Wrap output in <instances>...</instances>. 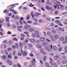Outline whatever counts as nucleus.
<instances>
[{"label": "nucleus", "instance_id": "603ef678", "mask_svg": "<svg viewBox=\"0 0 67 67\" xmlns=\"http://www.w3.org/2000/svg\"><path fill=\"white\" fill-rule=\"evenodd\" d=\"M34 21H35V22H37V20L35 18H34Z\"/></svg>", "mask_w": 67, "mask_h": 67}, {"label": "nucleus", "instance_id": "a19ab883", "mask_svg": "<svg viewBox=\"0 0 67 67\" xmlns=\"http://www.w3.org/2000/svg\"><path fill=\"white\" fill-rule=\"evenodd\" d=\"M55 3V4H56V5L57 6L58 8V9L59 10V5H58L56 3Z\"/></svg>", "mask_w": 67, "mask_h": 67}, {"label": "nucleus", "instance_id": "680f3d73", "mask_svg": "<svg viewBox=\"0 0 67 67\" xmlns=\"http://www.w3.org/2000/svg\"><path fill=\"white\" fill-rule=\"evenodd\" d=\"M20 40L22 41H23L24 40V38L23 37H21L20 38Z\"/></svg>", "mask_w": 67, "mask_h": 67}, {"label": "nucleus", "instance_id": "0eeeda50", "mask_svg": "<svg viewBox=\"0 0 67 67\" xmlns=\"http://www.w3.org/2000/svg\"><path fill=\"white\" fill-rule=\"evenodd\" d=\"M46 8L48 10H51V9H52V7H49V6L48 5L46 6Z\"/></svg>", "mask_w": 67, "mask_h": 67}, {"label": "nucleus", "instance_id": "7ed1b4c3", "mask_svg": "<svg viewBox=\"0 0 67 67\" xmlns=\"http://www.w3.org/2000/svg\"><path fill=\"white\" fill-rule=\"evenodd\" d=\"M60 57V55H57L56 56H55L54 57V59L55 60H57L58 58Z\"/></svg>", "mask_w": 67, "mask_h": 67}, {"label": "nucleus", "instance_id": "2eb2a0df", "mask_svg": "<svg viewBox=\"0 0 67 67\" xmlns=\"http://www.w3.org/2000/svg\"><path fill=\"white\" fill-rule=\"evenodd\" d=\"M45 65L46 67H49V65L48 63H45Z\"/></svg>", "mask_w": 67, "mask_h": 67}, {"label": "nucleus", "instance_id": "c03bdc74", "mask_svg": "<svg viewBox=\"0 0 67 67\" xmlns=\"http://www.w3.org/2000/svg\"><path fill=\"white\" fill-rule=\"evenodd\" d=\"M24 33L26 34H29V32H27L26 31H25L24 32Z\"/></svg>", "mask_w": 67, "mask_h": 67}, {"label": "nucleus", "instance_id": "ddd939ff", "mask_svg": "<svg viewBox=\"0 0 67 67\" xmlns=\"http://www.w3.org/2000/svg\"><path fill=\"white\" fill-rule=\"evenodd\" d=\"M46 58H47L46 56H44V58L42 59V60L43 61H45L46 60Z\"/></svg>", "mask_w": 67, "mask_h": 67}, {"label": "nucleus", "instance_id": "f03ea898", "mask_svg": "<svg viewBox=\"0 0 67 67\" xmlns=\"http://www.w3.org/2000/svg\"><path fill=\"white\" fill-rule=\"evenodd\" d=\"M57 3H58V4L60 6V7H62L60 8V9L61 10H64V6L63 5H60V2L59 1H57Z\"/></svg>", "mask_w": 67, "mask_h": 67}, {"label": "nucleus", "instance_id": "1a4fd4ad", "mask_svg": "<svg viewBox=\"0 0 67 67\" xmlns=\"http://www.w3.org/2000/svg\"><path fill=\"white\" fill-rule=\"evenodd\" d=\"M7 62L9 64V66H11L12 65V62H11L10 60H8L7 61Z\"/></svg>", "mask_w": 67, "mask_h": 67}, {"label": "nucleus", "instance_id": "20e7f679", "mask_svg": "<svg viewBox=\"0 0 67 67\" xmlns=\"http://www.w3.org/2000/svg\"><path fill=\"white\" fill-rule=\"evenodd\" d=\"M21 53L22 54H23V56H26L27 55V53L26 52H23V51H22V49H21Z\"/></svg>", "mask_w": 67, "mask_h": 67}, {"label": "nucleus", "instance_id": "393cba45", "mask_svg": "<svg viewBox=\"0 0 67 67\" xmlns=\"http://www.w3.org/2000/svg\"><path fill=\"white\" fill-rule=\"evenodd\" d=\"M54 37L56 39H58V36L56 35L54 36Z\"/></svg>", "mask_w": 67, "mask_h": 67}, {"label": "nucleus", "instance_id": "f3484780", "mask_svg": "<svg viewBox=\"0 0 67 67\" xmlns=\"http://www.w3.org/2000/svg\"><path fill=\"white\" fill-rule=\"evenodd\" d=\"M59 40L61 41H64V38L63 37H62L59 39Z\"/></svg>", "mask_w": 67, "mask_h": 67}, {"label": "nucleus", "instance_id": "0e129e2a", "mask_svg": "<svg viewBox=\"0 0 67 67\" xmlns=\"http://www.w3.org/2000/svg\"><path fill=\"white\" fill-rule=\"evenodd\" d=\"M8 15H9V16H11V15H12V13H9L8 14Z\"/></svg>", "mask_w": 67, "mask_h": 67}, {"label": "nucleus", "instance_id": "864d4df0", "mask_svg": "<svg viewBox=\"0 0 67 67\" xmlns=\"http://www.w3.org/2000/svg\"><path fill=\"white\" fill-rule=\"evenodd\" d=\"M27 23H31L32 21H27Z\"/></svg>", "mask_w": 67, "mask_h": 67}, {"label": "nucleus", "instance_id": "bf43d9fd", "mask_svg": "<svg viewBox=\"0 0 67 67\" xmlns=\"http://www.w3.org/2000/svg\"><path fill=\"white\" fill-rule=\"evenodd\" d=\"M46 52H42V54H43V55H45V54H46Z\"/></svg>", "mask_w": 67, "mask_h": 67}, {"label": "nucleus", "instance_id": "37998d69", "mask_svg": "<svg viewBox=\"0 0 67 67\" xmlns=\"http://www.w3.org/2000/svg\"><path fill=\"white\" fill-rule=\"evenodd\" d=\"M47 21H51V19H50V18H47Z\"/></svg>", "mask_w": 67, "mask_h": 67}, {"label": "nucleus", "instance_id": "c756f323", "mask_svg": "<svg viewBox=\"0 0 67 67\" xmlns=\"http://www.w3.org/2000/svg\"><path fill=\"white\" fill-rule=\"evenodd\" d=\"M8 56L9 58H12V56L11 55H8Z\"/></svg>", "mask_w": 67, "mask_h": 67}, {"label": "nucleus", "instance_id": "f8f14e48", "mask_svg": "<svg viewBox=\"0 0 67 67\" xmlns=\"http://www.w3.org/2000/svg\"><path fill=\"white\" fill-rule=\"evenodd\" d=\"M45 38L43 37H41L40 38V40L41 41H45Z\"/></svg>", "mask_w": 67, "mask_h": 67}, {"label": "nucleus", "instance_id": "e433bc0d", "mask_svg": "<svg viewBox=\"0 0 67 67\" xmlns=\"http://www.w3.org/2000/svg\"><path fill=\"white\" fill-rule=\"evenodd\" d=\"M18 55L19 56H22V54L21 53H19L18 54Z\"/></svg>", "mask_w": 67, "mask_h": 67}, {"label": "nucleus", "instance_id": "f257e3e1", "mask_svg": "<svg viewBox=\"0 0 67 67\" xmlns=\"http://www.w3.org/2000/svg\"><path fill=\"white\" fill-rule=\"evenodd\" d=\"M49 46H46L45 47V48L49 52H52V47H53V45L51 44L50 46L51 49H49Z\"/></svg>", "mask_w": 67, "mask_h": 67}, {"label": "nucleus", "instance_id": "a211bd4d", "mask_svg": "<svg viewBox=\"0 0 67 67\" xmlns=\"http://www.w3.org/2000/svg\"><path fill=\"white\" fill-rule=\"evenodd\" d=\"M48 43L47 42H44L43 43V45L44 46H46L47 45Z\"/></svg>", "mask_w": 67, "mask_h": 67}, {"label": "nucleus", "instance_id": "39448f33", "mask_svg": "<svg viewBox=\"0 0 67 67\" xmlns=\"http://www.w3.org/2000/svg\"><path fill=\"white\" fill-rule=\"evenodd\" d=\"M67 63V60H63L62 62V64H66Z\"/></svg>", "mask_w": 67, "mask_h": 67}, {"label": "nucleus", "instance_id": "79ce46f5", "mask_svg": "<svg viewBox=\"0 0 67 67\" xmlns=\"http://www.w3.org/2000/svg\"><path fill=\"white\" fill-rule=\"evenodd\" d=\"M52 32L54 33H56V31L54 29H53L52 30Z\"/></svg>", "mask_w": 67, "mask_h": 67}, {"label": "nucleus", "instance_id": "ea45409f", "mask_svg": "<svg viewBox=\"0 0 67 67\" xmlns=\"http://www.w3.org/2000/svg\"><path fill=\"white\" fill-rule=\"evenodd\" d=\"M29 45L30 47H32L33 46V45L32 44H29Z\"/></svg>", "mask_w": 67, "mask_h": 67}, {"label": "nucleus", "instance_id": "774afa93", "mask_svg": "<svg viewBox=\"0 0 67 67\" xmlns=\"http://www.w3.org/2000/svg\"><path fill=\"white\" fill-rule=\"evenodd\" d=\"M13 66L14 67H17V65L16 64H14Z\"/></svg>", "mask_w": 67, "mask_h": 67}, {"label": "nucleus", "instance_id": "4c0bfd02", "mask_svg": "<svg viewBox=\"0 0 67 67\" xmlns=\"http://www.w3.org/2000/svg\"><path fill=\"white\" fill-rule=\"evenodd\" d=\"M14 19L15 20H18V16H16L15 17Z\"/></svg>", "mask_w": 67, "mask_h": 67}, {"label": "nucleus", "instance_id": "4be33fe9", "mask_svg": "<svg viewBox=\"0 0 67 67\" xmlns=\"http://www.w3.org/2000/svg\"><path fill=\"white\" fill-rule=\"evenodd\" d=\"M15 46L16 48H18V47H19V46H18V43H16L15 44Z\"/></svg>", "mask_w": 67, "mask_h": 67}, {"label": "nucleus", "instance_id": "c85d7f7f", "mask_svg": "<svg viewBox=\"0 0 67 67\" xmlns=\"http://www.w3.org/2000/svg\"><path fill=\"white\" fill-rule=\"evenodd\" d=\"M31 15L32 18H34V14H33V13H31Z\"/></svg>", "mask_w": 67, "mask_h": 67}, {"label": "nucleus", "instance_id": "f704fd0d", "mask_svg": "<svg viewBox=\"0 0 67 67\" xmlns=\"http://www.w3.org/2000/svg\"><path fill=\"white\" fill-rule=\"evenodd\" d=\"M50 63L51 65H52V66H53V62H52V61H50Z\"/></svg>", "mask_w": 67, "mask_h": 67}, {"label": "nucleus", "instance_id": "6e6552de", "mask_svg": "<svg viewBox=\"0 0 67 67\" xmlns=\"http://www.w3.org/2000/svg\"><path fill=\"white\" fill-rule=\"evenodd\" d=\"M52 48L53 50H54V51H56L57 49V47L55 46H53L52 47Z\"/></svg>", "mask_w": 67, "mask_h": 67}, {"label": "nucleus", "instance_id": "aec40b11", "mask_svg": "<svg viewBox=\"0 0 67 67\" xmlns=\"http://www.w3.org/2000/svg\"><path fill=\"white\" fill-rule=\"evenodd\" d=\"M53 65L54 67H58L57 64L56 63H54L53 64Z\"/></svg>", "mask_w": 67, "mask_h": 67}, {"label": "nucleus", "instance_id": "412c9836", "mask_svg": "<svg viewBox=\"0 0 67 67\" xmlns=\"http://www.w3.org/2000/svg\"><path fill=\"white\" fill-rule=\"evenodd\" d=\"M35 33L36 35H38L39 34V32L38 31H36L35 32Z\"/></svg>", "mask_w": 67, "mask_h": 67}, {"label": "nucleus", "instance_id": "9d476101", "mask_svg": "<svg viewBox=\"0 0 67 67\" xmlns=\"http://www.w3.org/2000/svg\"><path fill=\"white\" fill-rule=\"evenodd\" d=\"M31 27V26L30 25H27V26H25V29H26V30H27V29H28V27Z\"/></svg>", "mask_w": 67, "mask_h": 67}, {"label": "nucleus", "instance_id": "13d9d810", "mask_svg": "<svg viewBox=\"0 0 67 67\" xmlns=\"http://www.w3.org/2000/svg\"><path fill=\"white\" fill-rule=\"evenodd\" d=\"M31 65H32V66H35V64L34 63H33L31 64Z\"/></svg>", "mask_w": 67, "mask_h": 67}, {"label": "nucleus", "instance_id": "052dcab7", "mask_svg": "<svg viewBox=\"0 0 67 67\" xmlns=\"http://www.w3.org/2000/svg\"><path fill=\"white\" fill-rule=\"evenodd\" d=\"M61 30L62 31H63V32H64V29L62 28Z\"/></svg>", "mask_w": 67, "mask_h": 67}, {"label": "nucleus", "instance_id": "338daca9", "mask_svg": "<svg viewBox=\"0 0 67 67\" xmlns=\"http://www.w3.org/2000/svg\"><path fill=\"white\" fill-rule=\"evenodd\" d=\"M15 46H12V48H13L14 49V48H15Z\"/></svg>", "mask_w": 67, "mask_h": 67}, {"label": "nucleus", "instance_id": "8fccbe9b", "mask_svg": "<svg viewBox=\"0 0 67 67\" xmlns=\"http://www.w3.org/2000/svg\"><path fill=\"white\" fill-rule=\"evenodd\" d=\"M17 66L19 67H21V65L19 64H17Z\"/></svg>", "mask_w": 67, "mask_h": 67}, {"label": "nucleus", "instance_id": "c9c22d12", "mask_svg": "<svg viewBox=\"0 0 67 67\" xmlns=\"http://www.w3.org/2000/svg\"><path fill=\"white\" fill-rule=\"evenodd\" d=\"M4 52L5 54H6V55H8V51H7L6 50H5L4 51Z\"/></svg>", "mask_w": 67, "mask_h": 67}, {"label": "nucleus", "instance_id": "5fc2aeb1", "mask_svg": "<svg viewBox=\"0 0 67 67\" xmlns=\"http://www.w3.org/2000/svg\"><path fill=\"white\" fill-rule=\"evenodd\" d=\"M41 9L43 11H45V9H44V8H43L42 7H41Z\"/></svg>", "mask_w": 67, "mask_h": 67}, {"label": "nucleus", "instance_id": "5701e85b", "mask_svg": "<svg viewBox=\"0 0 67 67\" xmlns=\"http://www.w3.org/2000/svg\"><path fill=\"white\" fill-rule=\"evenodd\" d=\"M30 41L31 42H35V40L34 39H31L30 40Z\"/></svg>", "mask_w": 67, "mask_h": 67}, {"label": "nucleus", "instance_id": "6ab92c4d", "mask_svg": "<svg viewBox=\"0 0 67 67\" xmlns=\"http://www.w3.org/2000/svg\"><path fill=\"white\" fill-rule=\"evenodd\" d=\"M3 13H9V11L7 9H5L3 11Z\"/></svg>", "mask_w": 67, "mask_h": 67}, {"label": "nucleus", "instance_id": "69168bd1", "mask_svg": "<svg viewBox=\"0 0 67 67\" xmlns=\"http://www.w3.org/2000/svg\"><path fill=\"white\" fill-rule=\"evenodd\" d=\"M21 36L22 37H25V35H24V34H22L21 35Z\"/></svg>", "mask_w": 67, "mask_h": 67}, {"label": "nucleus", "instance_id": "bb28decb", "mask_svg": "<svg viewBox=\"0 0 67 67\" xmlns=\"http://www.w3.org/2000/svg\"><path fill=\"white\" fill-rule=\"evenodd\" d=\"M12 40L13 41H18V39H17L16 38H14Z\"/></svg>", "mask_w": 67, "mask_h": 67}, {"label": "nucleus", "instance_id": "58836bf2", "mask_svg": "<svg viewBox=\"0 0 67 67\" xmlns=\"http://www.w3.org/2000/svg\"><path fill=\"white\" fill-rule=\"evenodd\" d=\"M12 26L13 28H15V27H16V26L14 25H12Z\"/></svg>", "mask_w": 67, "mask_h": 67}, {"label": "nucleus", "instance_id": "2f4dec72", "mask_svg": "<svg viewBox=\"0 0 67 67\" xmlns=\"http://www.w3.org/2000/svg\"><path fill=\"white\" fill-rule=\"evenodd\" d=\"M33 60L31 61V63H35V59L33 58Z\"/></svg>", "mask_w": 67, "mask_h": 67}, {"label": "nucleus", "instance_id": "423d86ee", "mask_svg": "<svg viewBox=\"0 0 67 67\" xmlns=\"http://www.w3.org/2000/svg\"><path fill=\"white\" fill-rule=\"evenodd\" d=\"M9 19H10V17H7L6 18L5 22H10V20H9Z\"/></svg>", "mask_w": 67, "mask_h": 67}, {"label": "nucleus", "instance_id": "9b49d317", "mask_svg": "<svg viewBox=\"0 0 67 67\" xmlns=\"http://www.w3.org/2000/svg\"><path fill=\"white\" fill-rule=\"evenodd\" d=\"M41 15V13H37L36 14H34V16H38V15Z\"/></svg>", "mask_w": 67, "mask_h": 67}, {"label": "nucleus", "instance_id": "b1692460", "mask_svg": "<svg viewBox=\"0 0 67 67\" xmlns=\"http://www.w3.org/2000/svg\"><path fill=\"white\" fill-rule=\"evenodd\" d=\"M62 49H63V48H62V47H60L59 48V51L60 52Z\"/></svg>", "mask_w": 67, "mask_h": 67}, {"label": "nucleus", "instance_id": "7c9ffc66", "mask_svg": "<svg viewBox=\"0 0 67 67\" xmlns=\"http://www.w3.org/2000/svg\"><path fill=\"white\" fill-rule=\"evenodd\" d=\"M12 48H8L7 49V50H8V51H11V50H12Z\"/></svg>", "mask_w": 67, "mask_h": 67}, {"label": "nucleus", "instance_id": "e2e57ef3", "mask_svg": "<svg viewBox=\"0 0 67 67\" xmlns=\"http://www.w3.org/2000/svg\"><path fill=\"white\" fill-rule=\"evenodd\" d=\"M30 19V16H27L26 20H29Z\"/></svg>", "mask_w": 67, "mask_h": 67}, {"label": "nucleus", "instance_id": "473e14b6", "mask_svg": "<svg viewBox=\"0 0 67 67\" xmlns=\"http://www.w3.org/2000/svg\"><path fill=\"white\" fill-rule=\"evenodd\" d=\"M32 35L33 37H36V35L34 34H32Z\"/></svg>", "mask_w": 67, "mask_h": 67}, {"label": "nucleus", "instance_id": "dca6fc26", "mask_svg": "<svg viewBox=\"0 0 67 67\" xmlns=\"http://www.w3.org/2000/svg\"><path fill=\"white\" fill-rule=\"evenodd\" d=\"M37 47L38 48H42V46L40 44H38L37 45Z\"/></svg>", "mask_w": 67, "mask_h": 67}, {"label": "nucleus", "instance_id": "6e6d98bb", "mask_svg": "<svg viewBox=\"0 0 67 67\" xmlns=\"http://www.w3.org/2000/svg\"><path fill=\"white\" fill-rule=\"evenodd\" d=\"M39 22H40V23H42L43 21L42 20V19H40L39 20Z\"/></svg>", "mask_w": 67, "mask_h": 67}, {"label": "nucleus", "instance_id": "a878e982", "mask_svg": "<svg viewBox=\"0 0 67 67\" xmlns=\"http://www.w3.org/2000/svg\"><path fill=\"white\" fill-rule=\"evenodd\" d=\"M20 46L21 48H22L23 47V44L22 43H20Z\"/></svg>", "mask_w": 67, "mask_h": 67}, {"label": "nucleus", "instance_id": "cd10ccee", "mask_svg": "<svg viewBox=\"0 0 67 67\" xmlns=\"http://www.w3.org/2000/svg\"><path fill=\"white\" fill-rule=\"evenodd\" d=\"M7 58V57L5 56V55H3L2 56V59H5Z\"/></svg>", "mask_w": 67, "mask_h": 67}, {"label": "nucleus", "instance_id": "3c124183", "mask_svg": "<svg viewBox=\"0 0 67 67\" xmlns=\"http://www.w3.org/2000/svg\"><path fill=\"white\" fill-rule=\"evenodd\" d=\"M63 44H66L67 43V41L65 40V42H63Z\"/></svg>", "mask_w": 67, "mask_h": 67}, {"label": "nucleus", "instance_id": "09e8293b", "mask_svg": "<svg viewBox=\"0 0 67 67\" xmlns=\"http://www.w3.org/2000/svg\"><path fill=\"white\" fill-rule=\"evenodd\" d=\"M30 56H31V57H33V55H33V54L32 53H30Z\"/></svg>", "mask_w": 67, "mask_h": 67}, {"label": "nucleus", "instance_id": "72a5a7b5", "mask_svg": "<svg viewBox=\"0 0 67 67\" xmlns=\"http://www.w3.org/2000/svg\"><path fill=\"white\" fill-rule=\"evenodd\" d=\"M51 35V32H47V35L48 36H49V35Z\"/></svg>", "mask_w": 67, "mask_h": 67}, {"label": "nucleus", "instance_id": "4468645a", "mask_svg": "<svg viewBox=\"0 0 67 67\" xmlns=\"http://www.w3.org/2000/svg\"><path fill=\"white\" fill-rule=\"evenodd\" d=\"M29 31H30V32H32L33 31H34V29L32 28H30L29 29Z\"/></svg>", "mask_w": 67, "mask_h": 67}, {"label": "nucleus", "instance_id": "4d7b16f0", "mask_svg": "<svg viewBox=\"0 0 67 67\" xmlns=\"http://www.w3.org/2000/svg\"><path fill=\"white\" fill-rule=\"evenodd\" d=\"M9 43L10 44H11L12 43V41H9Z\"/></svg>", "mask_w": 67, "mask_h": 67}, {"label": "nucleus", "instance_id": "a18cd8bd", "mask_svg": "<svg viewBox=\"0 0 67 67\" xmlns=\"http://www.w3.org/2000/svg\"><path fill=\"white\" fill-rule=\"evenodd\" d=\"M19 22L21 24V25H23V23H22V21H21V20H20Z\"/></svg>", "mask_w": 67, "mask_h": 67}, {"label": "nucleus", "instance_id": "49530a36", "mask_svg": "<svg viewBox=\"0 0 67 67\" xmlns=\"http://www.w3.org/2000/svg\"><path fill=\"white\" fill-rule=\"evenodd\" d=\"M20 20L21 21H23V20H24V18H23V17H21L20 18Z\"/></svg>", "mask_w": 67, "mask_h": 67}, {"label": "nucleus", "instance_id": "de8ad7c7", "mask_svg": "<svg viewBox=\"0 0 67 67\" xmlns=\"http://www.w3.org/2000/svg\"><path fill=\"white\" fill-rule=\"evenodd\" d=\"M63 58H64V59H66L67 57H66V56H63Z\"/></svg>", "mask_w": 67, "mask_h": 67}]
</instances>
